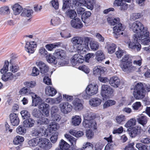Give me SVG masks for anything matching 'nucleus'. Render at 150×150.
Instances as JSON below:
<instances>
[{"label":"nucleus","instance_id":"f257e3e1","mask_svg":"<svg viewBox=\"0 0 150 150\" xmlns=\"http://www.w3.org/2000/svg\"><path fill=\"white\" fill-rule=\"evenodd\" d=\"M83 126L86 128H89L86 131V136L88 139H91L94 136V133L91 130L97 128V123L95 119L96 115L92 112H88L83 115Z\"/></svg>","mask_w":150,"mask_h":150},{"label":"nucleus","instance_id":"f03ea898","mask_svg":"<svg viewBox=\"0 0 150 150\" xmlns=\"http://www.w3.org/2000/svg\"><path fill=\"white\" fill-rule=\"evenodd\" d=\"M131 89L134 98L136 100H141L144 97L146 90L150 91V85L139 82L134 85Z\"/></svg>","mask_w":150,"mask_h":150},{"label":"nucleus","instance_id":"7ed1b4c3","mask_svg":"<svg viewBox=\"0 0 150 150\" xmlns=\"http://www.w3.org/2000/svg\"><path fill=\"white\" fill-rule=\"evenodd\" d=\"M129 28L131 31L135 33L134 35L133 39L140 38L141 35L145 34L148 35L149 31L146 27H145L143 24L138 21H135L133 23H129Z\"/></svg>","mask_w":150,"mask_h":150},{"label":"nucleus","instance_id":"20e7f679","mask_svg":"<svg viewBox=\"0 0 150 150\" xmlns=\"http://www.w3.org/2000/svg\"><path fill=\"white\" fill-rule=\"evenodd\" d=\"M57 127V123L53 122L50 123L46 130L41 128H39L36 133V137L33 138L31 141H49L48 139L41 137L40 136L43 137V134H44V137H47L48 136V134H50L52 131L56 130Z\"/></svg>","mask_w":150,"mask_h":150},{"label":"nucleus","instance_id":"39448f33","mask_svg":"<svg viewBox=\"0 0 150 150\" xmlns=\"http://www.w3.org/2000/svg\"><path fill=\"white\" fill-rule=\"evenodd\" d=\"M108 23L111 25H116L113 28V33L116 38H117L120 35H123L124 31L126 28V26L122 24L120 22L119 18L108 17L107 18Z\"/></svg>","mask_w":150,"mask_h":150},{"label":"nucleus","instance_id":"423d86ee","mask_svg":"<svg viewBox=\"0 0 150 150\" xmlns=\"http://www.w3.org/2000/svg\"><path fill=\"white\" fill-rule=\"evenodd\" d=\"M86 42L84 44H82L83 38L80 36H76L73 38L71 40V42L74 45H76V48L78 52L80 54H83L89 49L88 41L89 39L86 37L85 39Z\"/></svg>","mask_w":150,"mask_h":150},{"label":"nucleus","instance_id":"0eeeda50","mask_svg":"<svg viewBox=\"0 0 150 150\" xmlns=\"http://www.w3.org/2000/svg\"><path fill=\"white\" fill-rule=\"evenodd\" d=\"M98 91V86L96 84L90 83L87 86L85 91L82 93L81 95L85 99H88L90 96L97 94Z\"/></svg>","mask_w":150,"mask_h":150},{"label":"nucleus","instance_id":"6e6552de","mask_svg":"<svg viewBox=\"0 0 150 150\" xmlns=\"http://www.w3.org/2000/svg\"><path fill=\"white\" fill-rule=\"evenodd\" d=\"M55 57L58 59V64L61 66L68 64L69 62L66 59V53L65 51L61 49L56 50L53 54Z\"/></svg>","mask_w":150,"mask_h":150},{"label":"nucleus","instance_id":"1a4fd4ad","mask_svg":"<svg viewBox=\"0 0 150 150\" xmlns=\"http://www.w3.org/2000/svg\"><path fill=\"white\" fill-rule=\"evenodd\" d=\"M9 64L8 61H5L3 68L0 70L1 73L3 74L2 76L1 79L4 81L12 80L13 78V76L12 73L7 72L8 71Z\"/></svg>","mask_w":150,"mask_h":150},{"label":"nucleus","instance_id":"9d476101","mask_svg":"<svg viewBox=\"0 0 150 150\" xmlns=\"http://www.w3.org/2000/svg\"><path fill=\"white\" fill-rule=\"evenodd\" d=\"M113 89L109 86L103 85L101 86V94L103 97H109L113 93Z\"/></svg>","mask_w":150,"mask_h":150},{"label":"nucleus","instance_id":"9b49d317","mask_svg":"<svg viewBox=\"0 0 150 150\" xmlns=\"http://www.w3.org/2000/svg\"><path fill=\"white\" fill-rule=\"evenodd\" d=\"M120 67L124 72L128 73L132 72L136 69V67L133 66L131 62H128L126 64H120Z\"/></svg>","mask_w":150,"mask_h":150},{"label":"nucleus","instance_id":"f8f14e48","mask_svg":"<svg viewBox=\"0 0 150 150\" xmlns=\"http://www.w3.org/2000/svg\"><path fill=\"white\" fill-rule=\"evenodd\" d=\"M36 64L39 69L40 73L42 75H45L49 70L48 66L42 61H37L36 63Z\"/></svg>","mask_w":150,"mask_h":150},{"label":"nucleus","instance_id":"ddd939ff","mask_svg":"<svg viewBox=\"0 0 150 150\" xmlns=\"http://www.w3.org/2000/svg\"><path fill=\"white\" fill-rule=\"evenodd\" d=\"M134 42H132L129 40L127 42H125L126 44L128 45L129 48L134 50H136L137 52L139 51L141 48V46L139 42L134 41Z\"/></svg>","mask_w":150,"mask_h":150},{"label":"nucleus","instance_id":"4468645a","mask_svg":"<svg viewBox=\"0 0 150 150\" xmlns=\"http://www.w3.org/2000/svg\"><path fill=\"white\" fill-rule=\"evenodd\" d=\"M61 112L64 113L70 112L72 108V106L68 102L62 103L59 105Z\"/></svg>","mask_w":150,"mask_h":150},{"label":"nucleus","instance_id":"2eb2a0df","mask_svg":"<svg viewBox=\"0 0 150 150\" xmlns=\"http://www.w3.org/2000/svg\"><path fill=\"white\" fill-rule=\"evenodd\" d=\"M39 109L42 112L43 115L45 116H48L49 115L50 106L49 104L42 103L38 106Z\"/></svg>","mask_w":150,"mask_h":150},{"label":"nucleus","instance_id":"dca6fc26","mask_svg":"<svg viewBox=\"0 0 150 150\" xmlns=\"http://www.w3.org/2000/svg\"><path fill=\"white\" fill-rule=\"evenodd\" d=\"M37 47V45L35 42L31 41L27 42L25 45L26 51L29 53H33L35 51V48Z\"/></svg>","mask_w":150,"mask_h":150},{"label":"nucleus","instance_id":"f3484780","mask_svg":"<svg viewBox=\"0 0 150 150\" xmlns=\"http://www.w3.org/2000/svg\"><path fill=\"white\" fill-rule=\"evenodd\" d=\"M149 34L148 35L143 34L141 35L140 38H138L137 39H134V40L137 42H139L140 41L142 44L144 45H148L149 42H150V38L149 37Z\"/></svg>","mask_w":150,"mask_h":150},{"label":"nucleus","instance_id":"a211bd4d","mask_svg":"<svg viewBox=\"0 0 150 150\" xmlns=\"http://www.w3.org/2000/svg\"><path fill=\"white\" fill-rule=\"evenodd\" d=\"M32 98V105L35 107L40 105L42 103V100L40 97L39 96L34 93L31 96Z\"/></svg>","mask_w":150,"mask_h":150},{"label":"nucleus","instance_id":"6ab92c4d","mask_svg":"<svg viewBox=\"0 0 150 150\" xmlns=\"http://www.w3.org/2000/svg\"><path fill=\"white\" fill-rule=\"evenodd\" d=\"M71 24L72 27L76 29L81 28L83 25L81 20L78 18L72 19Z\"/></svg>","mask_w":150,"mask_h":150},{"label":"nucleus","instance_id":"aec40b11","mask_svg":"<svg viewBox=\"0 0 150 150\" xmlns=\"http://www.w3.org/2000/svg\"><path fill=\"white\" fill-rule=\"evenodd\" d=\"M120 79L118 77L114 76L111 78L109 81V83L111 86L115 88L118 87L120 83Z\"/></svg>","mask_w":150,"mask_h":150},{"label":"nucleus","instance_id":"412c9836","mask_svg":"<svg viewBox=\"0 0 150 150\" xmlns=\"http://www.w3.org/2000/svg\"><path fill=\"white\" fill-rule=\"evenodd\" d=\"M11 122L13 126H17L18 125L20 120L18 115L15 113H12L10 115Z\"/></svg>","mask_w":150,"mask_h":150},{"label":"nucleus","instance_id":"4be33fe9","mask_svg":"<svg viewBox=\"0 0 150 150\" xmlns=\"http://www.w3.org/2000/svg\"><path fill=\"white\" fill-rule=\"evenodd\" d=\"M38 146L45 149H48L52 147V143L50 141H38Z\"/></svg>","mask_w":150,"mask_h":150},{"label":"nucleus","instance_id":"5701e85b","mask_svg":"<svg viewBox=\"0 0 150 150\" xmlns=\"http://www.w3.org/2000/svg\"><path fill=\"white\" fill-rule=\"evenodd\" d=\"M102 100L98 98H93L91 99L89 101V105L93 107H97L101 103Z\"/></svg>","mask_w":150,"mask_h":150},{"label":"nucleus","instance_id":"b1692460","mask_svg":"<svg viewBox=\"0 0 150 150\" xmlns=\"http://www.w3.org/2000/svg\"><path fill=\"white\" fill-rule=\"evenodd\" d=\"M45 92L47 95L52 97L56 94L57 91L54 88L49 86L46 88Z\"/></svg>","mask_w":150,"mask_h":150},{"label":"nucleus","instance_id":"393cba45","mask_svg":"<svg viewBox=\"0 0 150 150\" xmlns=\"http://www.w3.org/2000/svg\"><path fill=\"white\" fill-rule=\"evenodd\" d=\"M96 59L98 62H100L105 59V56L103 51L99 50L95 53Z\"/></svg>","mask_w":150,"mask_h":150},{"label":"nucleus","instance_id":"a878e982","mask_svg":"<svg viewBox=\"0 0 150 150\" xmlns=\"http://www.w3.org/2000/svg\"><path fill=\"white\" fill-rule=\"evenodd\" d=\"M81 121V116L76 115L72 116L71 119L72 124L74 126H77L79 125Z\"/></svg>","mask_w":150,"mask_h":150},{"label":"nucleus","instance_id":"bb28decb","mask_svg":"<svg viewBox=\"0 0 150 150\" xmlns=\"http://www.w3.org/2000/svg\"><path fill=\"white\" fill-rule=\"evenodd\" d=\"M73 105L75 109L76 110H81L83 108V105L79 98H76L74 101Z\"/></svg>","mask_w":150,"mask_h":150},{"label":"nucleus","instance_id":"cd10ccee","mask_svg":"<svg viewBox=\"0 0 150 150\" xmlns=\"http://www.w3.org/2000/svg\"><path fill=\"white\" fill-rule=\"evenodd\" d=\"M126 120V116L123 115L117 116L115 119V122L118 124L123 125Z\"/></svg>","mask_w":150,"mask_h":150},{"label":"nucleus","instance_id":"c85d7f7f","mask_svg":"<svg viewBox=\"0 0 150 150\" xmlns=\"http://www.w3.org/2000/svg\"><path fill=\"white\" fill-rule=\"evenodd\" d=\"M12 9L13 13L15 15H17L20 14L22 11V7L18 4H15L13 6Z\"/></svg>","mask_w":150,"mask_h":150},{"label":"nucleus","instance_id":"c756f323","mask_svg":"<svg viewBox=\"0 0 150 150\" xmlns=\"http://www.w3.org/2000/svg\"><path fill=\"white\" fill-rule=\"evenodd\" d=\"M141 131L140 127L136 126L132 127L131 131L130 136L132 137H134L137 134H139Z\"/></svg>","mask_w":150,"mask_h":150},{"label":"nucleus","instance_id":"7c9ffc66","mask_svg":"<svg viewBox=\"0 0 150 150\" xmlns=\"http://www.w3.org/2000/svg\"><path fill=\"white\" fill-rule=\"evenodd\" d=\"M35 121L32 118H29L25 120L23 122L24 126L27 127H33L34 125Z\"/></svg>","mask_w":150,"mask_h":150},{"label":"nucleus","instance_id":"2f4dec72","mask_svg":"<svg viewBox=\"0 0 150 150\" xmlns=\"http://www.w3.org/2000/svg\"><path fill=\"white\" fill-rule=\"evenodd\" d=\"M138 122L142 125L144 126L147 123L148 118L146 116L142 115L139 117L137 118Z\"/></svg>","mask_w":150,"mask_h":150},{"label":"nucleus","instance_id":"473e14b6","mask_svg":"<svg viewBox=\"0 0 150 150\" xmlns=\"http://www.w3.org/2000/svg\"><path fill=\"white\" fill-rule=\"evenodd\" d=\"M104 72L103 68L101 66H96L93 69V74L95 75L101 74L103 73Z\"/></svg>","mask_w":150,"mask_h":150},{"label":"nucleus","instance_id":"72a5a7b5","mask_svg":"<svg viewBox=\"0 0 150 150\" xmlns=\"http://www.w3.org/2000/svg\"><path fill=\"white\" fill-rule=\"evenodd\" d=\"M56 58L54 56L50 54H48L46 57V59L48 63H52L54 64H56L57 62Z\"/></svg>","mask_w":150,"mask_h":150},{"label":"nucleus","instance_id":"f704fd0d","mask_svg":"<svg viewBox=\"0 0 150 150\" xmlns=\"http://www.w3.org/2000/svg\"><path fill=\"white\" fill-rule=\"evenodd\" d=\"M89 45L91 49L93 51H96L98 49L99 44L96 41H91Z\"/></svg>","mask_w":150,"mask_h":150},{"label":"nucleus","instance_id":"c9c22d12","mask_svg":"<svg viewBox=\"0 0 150 150\" xmlns=\"http://www.w3.org/2000/svg\"><path fill=\"white\" fill-rule=\"evenodd\" d=\"M116 47V45L113 43L108 44L106 46L108 53L110 54H112L115 51Z\"/></svg>","mask_w":150,"mask_h":150},{"label":"nucleus","instance_id":"e433bc0d","mask_svg":"<svg viewBox=\"0 0 150 150\" xmlns=\"http://www.w3.org/2000/svg\"><path fill=\"white\" fill-rule=\"evenodd\" d=\"M66 16L71 18H73L75 17L77 14L76 12L74 10H68L66 12Z\"/></svg>","mask_w":150,"mask_h":150},{"label":"nucleus","instance_id":"4c0bfd02","mask_svg":"<svg viewBox=\"0 0 150 150\" xmlns=\"http://www.w3.org/2000/svg\"><path fill=\"white\" fill-rule=\"evenodd\" d=\"M116 102L114 100H108L105 102L104 103L103 107V109H105L110 106L114 105Z\"/></svg>","mask_w":150,"mask_h":150},{"label":"nucleus","instance_id":"58836bf2","mask_svg":"<svg viewBox=\"0 0 150 150\" xmlns=\"http://www.w3.org/2000/svg\"><path fill=\"white\" fill-rule=\"evenodd\" d=\"M59 147L61 150H68L70 146L66 141H61L59 143Z\"/></svg>","mask_w":150,"mask_h":150},{"label":"nucleus","instance_id":"ea45409f","mask_svg":"<svg viewBox=\"0 0 150 150\" xmlns=\"http://www.w3.org/2000/svg\"><path fill=\"white\" fill-rule=\"evenodd\" d=\"M136 120L135 118L130 119L125 124V126L127 128L131 127L135 125Z\"/></svg>","mask_w":150,"mask_h":150},{"label":"nucleus","instance_id":"a19ab883","mask_svg":"<svg viewBox=\"0 0 150 150\" xmlns=\"http://www.w3.org/2000/svg\"><path fill=\"white\" fill-rule=\"evenodd\" d=\"M10 13V9L8 6H4L0 7V14H7L9 13Z\"/></svg>","mask_w":150,"mask_h":150},{"label":"nucleus","instance_id":"79ce46f5","mask_svg":"<svg viewBox=\"0 0 150 150\" xmlns=\"http://www.w3.org/2000/svg\"><path fill=\"white\" fill-rule=\"evenodd\" d=\"M142 16V15L141 13H132L130 15L129 20L131 21H134L141 18Z\"/></svg>","mask_w":150,"mask_h":150},{"label":"nucleus","instance_id":"37998d69","mask_svg":"<svg viewBox=\"0 0 150 150\" xmlns=\"http://www.w3.org/2000/svg\"><path fill=\"white\" fill-rule=\"evenodd\" d=\"M20 93L21 94L30 95L31 96L33 93L30 89L24 87L20 90Z\"/></svg>","mask_w":150,"mask_h":150},{"label":"nucleus","instance_id":"c03bdc74","mask_svg":"<svg viewBox=\"0 0 150 150\" xmlns=\"http://www.w3.org/2000/svg\"><path fill=\"white\" fill-rule=\"evenodd\" d=\"M91 13L90 12L87 11L84 12L81 16V19L85 23H86V20L90 16Z\"/></svg>","mask_w":150,"mask_h":150},{"label":"nucleus","instance_id":"a18cd8bd","mask_svg":"<svg viewBox=\"0 0 150 150\" xmlns=\"http://www.w3.org/2000/svg\"><path fill=\"white\" fill-rule=\"evenodd\" d=\"M71 0H63L62 9L64 10L69 8H70L71 6V8H73V6H71V5H70L71 4Z\"/></svg>","mask_w":150,"mask_h":150},{"label":"nucleus","instance_id":"49530a36","mask_svg":"<svg viewBox=\"0 0 150 150\" xmlns=\"http://www.w3.org/2000/svg\"><path fill=\"white\" fill-rule=\"evenodd\" d=\"M49 122V120L44 117L40 118L38 120L37 123L39 125H47Z\"/></svg>","mask_w":150,"mask_h":150},{"label":"nucleus","instance_id":"de8ad7c7","mask_svg":"<svg viewBox=\"0 0 150 150\" xmlns=\"http://www.w3.org/2000/svg\"><path fill=\"white\" fill-rule=\"evenodd\" d=\"M61 23L59 18L58 17H54L51 20V23L52 25L55 26L60 24Z\"/></svg>","mask_w":150,"mask_h":150},{"label":"nucleus","instance_id":"09e8293b","mask_svg":"<svg viewBox=\"0 0 150 150\" xmlns=\"http://www.w3.org/2000/svg\"><path fill=\"white\" fill-rule=\"evenodd\" d=\"M25 127L23 125V126L20 125L16 129L17 132L21 134H23L26 133V130L25 128Z\"/></svg>","mask_w":150,"mask_h":150},{"label":"nucleus","instance_id":"8fccbe9b","mask_svg":"<svg viewBox=\"0 0 150 150\" xmlns=\"http://www.w3.org/2000/svg\"><path fill=\"white\" fill-rule=\"evenodd\" d=\"M22 118L24 119H27L30 118V113L27 110H23L21 112Z\"/></svg>","mask_w":150,"mask_h":150},{"label":"nucleus","instance_id":"3c124183","mask_svg":"<svg viewBox=\"0 0 150 150\" xmlns=\"http://www.w3.org/2000/svg\"><path fill=\"white\" fill-rule=\"evenodd\" d=\"M60 43L59 42L55 43L54 44H50L47 45L45 47L48 50L51 51L52 49L55 47H58L60 45Z\"/></svg>","mask_w":150,"mask_h":150},{"label":"nucleus","instance_id":"603ef678","mask_svg":"<svg viewBox=\"0 0 150 150\" xmlns=\"http://www.w3.org/2000/svg\"><path fill=\"white\" fill-rule=\"evenodd\" d=\"M108 143L105 146L104 150H112L115 146L113 141H108Z\"/></svg>","mask_w":150,"mask_h":150},{"label":"nucleus","instance_id":"864d4df0","mask_svg":"<svg viewBox=\"0 0 150 150\" xmlns=\"http://www.w3.org/2000/svg\"><path fill=\"white\" fill-rule=\"evenodd\" d=\"M33 11L32 10H24L23 12L21 13V15L24 16H27L30 17L31 16L33 13Z\"/></svg>","mask_w":150,"mask_h":150},{"label":"nucleus","instance_id":"5fc2aeb1","mask_svg":"<svg viewBox=\"0 0 150 150\" xmlns=\"http://www.w3.org/2000/svg\"><path fill=\"white\" fill-rule=\"evenodd\" d=\"M32 115L34 117L39 118L42 115V114L40 110L37 108H35L33 111Z\"/></svg>","mask_w":150,"mask_h":150},{"label":"nucleus","instance_id":"6e6d98bb","mask_svg":"<svg viewBox=\"0 0 150 150\" xmlns=\"http://www.w3.org/2000/svg\"><path fill=\"white\" fill-rule=\"evenodd\" d=\"M126 52L123 50H122L120 48H119L118 50L117 51L115 54L118 58H121L124 54H126Z\"/></svg>","mask_w":150,"mask_h":150},{"label":"nucleus","instance_id":"4d7b16f0","mask_svg":"<svg viewBox=\"0 0 150 150\" xmlns=\"http://www.w3.org/2000/svg\"><path fill=\"white\" fill-rule=\"evenodd\" d=\"M142 105L141 103L139 102H136L132 105L133 109L134 110H139Z\"/></svg>","mask_w":150,"mask_h":150},{"label":"nucleus","instance_id":"13d9d810","mask_svg":"<svg viewBox=\"0 0 150 150\" xmlns=\"http://www.w3.org/2000/svg\"><path fill=\"white\" fill-rule=\"evenodd\" d=\"M81 55L77 54H74L71 60V63L73 66H75L76 64V61L80 57Z\"/></svg>","mask_w":150,"mask_h":150},{"label":"nucleus","instance_id":"bf43d9fd","mask_svg":"<svg viewBox=\"0 0 150 150\" xmlns=\"http://www.w3.org/2000/svg\"><path fill=\"white\" fill-rule=\"evenodd\" d=\"M51 118L53 121H59L61 119V116L57 113L51 115Z\"/></svg>","mask_w":150,"mask_h":150},{"label":"nucleus","instance_id":"052dcab7","mask_svg":"<svg viewBox=\"0 0 150 150\" xmlns=\"http://www.w3.org/2000/svg\"><path fill=\"white\" fill-rule=\"evenodd\" d=\"M123 131V128L122 126H120L118 128H114L112 131L113 134H121Z\"/></svg>","mask_w":150,"mask_h":150},{"label":"nucleus","instance_id":"680f3d73","mask_svg":"<svg viewBox=\"0 0 150 150\" xmlns=\"http://www.w3.org/2000/svg\"><path fill=\"white\" fill-rule=\"evenodd\" d=\"M50 3L52 7L55 9L58 8L59 4L58 0H52Z\"/></svg>","mask_w":150,"mask_h":150},{"label":"nucleus","instance_id":"e2e57ef3","mask_svg":"<svg viewBox=\"0 0 150 150\" xmlns=\"http://www.w3.org/2000/svg\"><path fill=\"white\" fill-rule=\"evenodd\" d=\"M24 84L28 88H32L36 85V83L34 81L26 82L24 83Z\"/></svg>","mask_w":150,"mask_h":150},{"label":"nucleus","instance_id":"0e129e2a","mask_svg":"<svg viewBox=\"0 0 150 150\" xmlns=\"http://www.w3.org/2000/svg\"><path fill=\"white\" fill-rule=\"evenodd\" d=\"M142 59L139 56L137 57L136 59L133 61V64L134 65L140 66L142 64Z\"/></svg>","mask_w":150,"mask_h":150},{"label":"nucleus","instance_id":"69168bd1","mask_svg":"<svg viewBox=\"0 0 150 150\" xmlns=\"http://www.w3.org/2000/svg\"><path fill=\"white\" fill-rule=\"evenodd\" d=\"M79 69L81 70L86 74L90 72V69L87 67L85 65L80 66L79 67Z\"/></svg>","mask_w":150,"mask_h":150},{"label":"nucleus","instance_id":"338daca9","mask_svg":"<svg viewBox=\"0 0 150 150\" xmlns=\"http://www.w3.org/2000/svg\"><path fill=\"white\" fill-rule=\"evenodd\" d=\"M129 59V56L128 55L126 54L125 55L121 60V64H126L128 62H131V61L128 60Z\"/></svg>","mask_w":150,"mask_h":150},{"label":"nucleus","instance_id":"774afa93","mask_svg":"<svg viewBox=\"0 0 150 150\" xmlns=\"http://www.w3.org/2000/svg\"><path fill=\"white\" fill-rule=\"evenodd\" d=\"M54 103H59L62 100V97L61 94L60 93L58 94V97L56 98H53Z\"/></svg>","mask_w":150,"mask_h":150}]
</instances>
